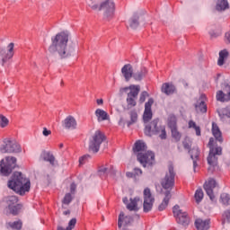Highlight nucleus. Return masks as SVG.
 <instances>
[{
  "label": "nucleus",
  "instance_id": "f257e3e1",
  "mask_svg": "<svg viewBox=\"0 0 230 230\" xmlns=\"http://www.w3.org/2000/svg\"><path fill=\"white\" fill-rule=\"evenodd\" d=\"M51 45L49 48L50 53H58L60 58H69L75 49L67 45L69 42V34L61 31L51 38Z\"/></svg>",
  "mask_w": 230,
  "mask_h": 230
},
{
  "label": "nucleus",
  "instance_id": "f03ea898",
  "mask_svg": "<svg viewBox=\"0 0 230 230\" xmlns=\"http://www.w3.org/2000/svg\"><path fill=\"white\" fill-rule=\"evenodd\" d=\"M133 151L135 154H137V159L144 168L152 166L155 163V155L151 151L146 152V144L145 142L137 140L134 145Z\"/></svg>",
  "mask_w": 230,
  "mask_h": 230
},
{
  "label": "nucleus",
  "instance_id": "7ed1b4c3",
  "mask_svg": "<svg viewBox=\"0 0 230 230\" xmlns=\"http://www.w3.org/2000/svg\"><path fill=\"white\" fill-rule=\"evenodd\" d=\"M7 186L10 190L19 193V195H24V193L30 191L31 183L28 178L22 175V172H15L8 181Z\"/></svg>",
  "mask_w": 230,
  "mask_h": 230
},
{
  "label": "nucleus",
  "instance_id": "20e7f679",
  "mask_svg": "<svg viewBox=\"0 0 230 230\" xmlns=\"http://www.w3.org/2000/svg\"><path fill=\"white\" fill-rule=\"evenodd\" d=\"M208 146L209 148L208 156L207 158L208 164V172L213 173L215 172V167L218 166V155H222V147L217 146V141L215 138L210 137Z\"/></svg>",
  "mask_w": 230,
  "mask_h": 230
},
{
  "label": "nucleus",
  "instance_id": "39448f33",
  "mask_svg": "<svg viewBox=\"0 0 230 230\" xmlns=\"http://www.w3.org/2000/svg\"><path fill=\"white\" fill-rule=\"evenodd\" d=\"M159 119H155L147 124L145 128L146 136L152 137L154 135L159 136L162 139H166V128L164 126H158Z\"/></svg>",
  "mask_w": 230,
  "mask_h": 230
},
{
  "label": "nucleus",
  "instance_id": "423d86ee",
  "mask_svg": "<svg viewBox=\"0 0 230 230\" xmlns=\"http://www.w3.org/2000/svg\"><path fill=\"white\" fill-rule=\"evenodd\" d=\"M100 12H102V19L107 22L114 19L116 13V4L114 0H105L100 4Z\"/></svg>",
  "mask_w": 230,
  "mask_h": 230
},
{
  "label": "nucleus",
  "instance_id": "0eeeda50",
  "mask_svg": "<svg viewBox=\"0 0 230 230\" xmlns=\"http://www.w3.org/2000/svg\"><path fill=\"white\" fill-rule=\"evenodd\" d=\"M2 154H20L22 152L21 145L12 138H4L0 146Z\"/></svg>",
  "mask_w": 230,
  "mask_h": 230
},
{
  "label": "nucleus",
  "instance_id": "6e6552de",
  "mask_svg": "<svg viewBox=\"0 0 230 230\" xmlns=\"http://www.w3.org/2000/svg\"><path fill=\"white\" fill-rule=\"evenodd\" d=\"M17 167V158L13 156H7L5 160L0 162V173L8 177L13 170Z\"/></svg>",
  "mask_w": 230,
  "mask_h": 230
},
{
  "label": "nucleus",
  "instance_id": "1a4fd4ad",
  "mask_svg": "<svg viewBox=\"0 0 230 230\" xmlns=\"http://www.w3.org/2000/svg\"><path fill=\"white\" fill-rule=\"evenodd\" d=\"M161 186L164 190H168V191L173 190L175 186V171H173V165L170 164L168 166V172L161 181Z\"/></svg>",
  "mask_w": 230,
  "mask_h": 230
},
{
  "label": "nucleus",
  "instance_id": "9d476101",
  "mask_svg": "<svg viewBox=\"0 0 230 230\" xmlns=\"http://www.w3.org/2000/svg\"><path fill=\"white\" fill-rule=\"evenodd\" d=\"M105 141V135L103 132L97 130L93 135L89 143V150L90 152H93V154H98L100 152V146H102V143Z\"/></svg>",
  "mask_w": 230,
  "mask_h": 230
},
{
  "label": "nucleus",
  "instance_id": "9b49d317",
  "mask_svg": "<svg viewBox=\"0 0 230 230\" xmlns=\"http://www.w3.org/2000/svg\"><path fill=\"white\" fill-rule=\"evenodd\" d=\"M172 214L176 219L177 224L183 226V227L190 226V216H188V212L181 209L179 205H175L172 208Z\"/></svg>",
  "mask_w": 230,
  "mask_h": 230
},
{
  "label": "nucleus",
  "instance_id": "f8f14e48",
  "mask_svg": "<svg viewBox=\"0 0 230 230\" xmlns=\"http://www.w3.org/2000/svg\"><path fill=\"white\" fill-rule=\"evenodd\" d=\"M154 197H152V191L149 188H146L144 190V211L145 213H148V211L152 210L154 206Z\"/></svg>",
  "mask_w": 230,
  "mask_h": 230
},
{
  "label": "nucleus",
  "instance_id": "ddd939ff",
  "mask_svg": "<svg viewBox=\"0 0 230 230\" xmlns=\"http://www.w3.org/2000/svg\"><path fill=\"white\" fill-rule=\"evenodd\" d=\"M13 48H14V44L10 43L7 46V50L0 49V64H2V66H4L7 60L13 58V53H14Z\"/></svg>",
  "mask_w": 230,
  "mask_h": 230
},
{
  "label": "nucleus",
  "instance_id": "4468645a",
  "mask_svg": "<svg viewBox=\"0 0 230 230\" xmlns=\"http://www.w3.org/2000/svg\"><path fill=\"white\" fill-rule=\"evenodd\" d=\"M215 188H217V181L213 178L208 179L204 184V190L212 201L215 200V194L213 193Z\"/></svg>",
  "mask_w": 230,
  "mask_h": 230
},
{
  "label": "nucleus",
  "instance_id": "2eb2a0df",
  "mask_svg": "<svg viewBox=\"0 0 230 230\" xmlns=\"http://www.w3.org/2000/svg\"><path fill=\"white\" fill-rule=\"evenodd\" d=\"M122 201L126 204L127 209H128V211H139L138 204L141 202V199H139V197L130 199L129 203L128 198H123Z\"/></svg>",
  "mask_w": 230,
  "mask_h": 230
},
{
  "label": "nucleus",
  "instance_id": "dca6fc26",
  "mask_svg": "<svg viewBox=\"0 0 230 230\" xmlns=\"http://www.w3.org/2000/svg\"><path fill=\"white\" fill-rule=\"evenodd\" d=\"M152 105H154V99H148L145 104V111L143 115L144 123H148L152 119Z\"/></svg>",
  "mask_w": 230,
  "mask_h": 230
},
{
  "label": "nucleus",
  "instance_id": "f3484780",
  "mask_svg": "<svg viewBox=\"0 0 230 230\" xmlns=\"http://www.w3.org/2000/svg\"><path fill=\"white\" fill-rule=\"evenodd\" d=\"M121 73L126 82H130V78L134 76V67L131 64H126L121 68Z\"/></svg>",
  "mask_w": 230,
  "mask_h": 230
},
{
  "label": "nucleus",
  "instance_id": "a211bd4d",
  "mask_svg": "<svg viewBox=\"0 0 230 230\" xmlns=\"http://www.w3.org/2000/svg\"><path fill=\"white\" fill-rule=\"evenodd\" d=\"M63 127L68 130H75L78 127V122L75 117L69 115L63 121Z\"/></svg>",
  "mask_w": 230,
  "mask_h": 230
},
{
  "label": "nucleus",
  "instance_id": "6ab92c4d",
  "mask_svg": "<svg viewBox=\"0 0 230 230\" xmlns=\"http://www.w3.org/2000/svg\"><path fill=\"white\" fill-rule=\"evenodd\" d=\"M129 93H128V96H131L133 98H137L138 94H139V91H141V86H139L138 84H130L128 87H124L120 89V93H122L123 91H128Z\"/></svg>",
  "mask_w": 230,
  "mask_h": 230
},
{
  "label": "nucleus",
  "instance_id": "aec40b11",
  "mask_svg": "<svg viewBox=\"0 0 230 230\" xmlns=\"http://www.w3.org/2000/svg\"><path fill=\"white\" fill-rule=\"evenodd\" d=\"M133 219L132 217L130 216H126L123 212H120L119 216V222H118V226L119 228L122 227L123 224L124 226H128V224H132Z\"/></svg>",
  "mask_w": 230,
  "mask_h": 230
},
{
  "label": "nucleus",
  "instance_id": "412c9836",
  "mask_svg": "<svg viewBox=\"0 0 230 230\" xmlns=\"http://www.w3.org/2000/svg\"><path fill=\"white\" fill-rule=\"evenodd\" d=\"M164 198L163 202L158 207L159 211H164L165 208H168V204L170 202V199H172V192L170 190H166L164 193Z\"/></svg>",
  "mask_w": 230,
  "mask_h": 230
},
{
  "label": "nucleus",
  "instance_id": "4be33fe9",
  "mask_svg": "<svg viewBox=\"0 0 230 230\" xmlns=\"http://www.w3.org/2000/svg\"><path fill=\"white\" fill-rule=\"evenodd\" d=\"M212 134L217 141L223 143L224 138H222V131H220L218 125H217L215 122L212 123Z\"/></svg>",
  "mask_w": 230,
  "mask_h": 230
},
{
  "label": "nucleus",
  "instance_id": "5701e85b",
  "mask_svg": "<svg viewBox=\"0 0 230 230\" xmlns=\"http://www.w3.org/2000/svg\"><path fill=\"white\" fill-rule=\"evenodd\" d=\"M161 91L164 94H167V96H170V94H173V93H175V85L170 83H164L162 85Z\"/></svg>",
  "mask_w": 230,
  "mask_h": 230
},
{
  "label": "nucleus",
  "instance_id": "b1692460",
  "mask_svg": "<svg viewBox=\"0 0 230 230\" xmlns=\"http://www.w3.org/2000/svg\"><path fill=\"white\" fill-rule=\"evenodd\" d=\"M95 116L97 118V121L99 122L107 121V119H110L109 113L102 109H97L95 111Z\"/></svg>",
  "mask_w": 230,
  "mask_h": 230
},
{
  "label": "nucleus",
  "instance_id": "393cba45",
  "mask_svg": "<svg viewBox=\"0 0 230 230\" xmlns=\"http://www.w3.org/2000/svg\"><path fill=\"white\" fill-rule=\"evenodd\" d=\"M190 157L193 160V166H194V172L197 168V162L199 161V158L200 157V150L198 147H194L190 151Z\"/></svg>",
  "mask_w": 230,
  "mask_h": 230
},
{
  "label": "nucleus",
  "instance_id": "a878e982",
  "mask_svg": "<svg viewBox=\"0 0 230 230\" xmlns=\"http://www.w3.org/2000/svg\"><path fill=\"white\" fill-rule=\"evenodd\" d=\"M195 226L198 230H208L209 229V219L202 220L199 218L195 221Z\"/></svg>",
  "mask_w": 230,
  "mask_h": 230
},
{
  "label": "nucleus",
  "instance_id": "bb28decb",
  "mask_svg": "<svg viewBox=\"0 0 230 230\" xmlns=\"http://www.w3.org/2000/svg\"><path fill=\"white\" fill-rule=\"evenodd\" d=\"M218 115L219 118H221L222 121H227V119H229L230 123V106L219 110Z\"/></svg>",
  "mask_w": 230,
  "mask_h": 230
},
{
  "label": "nucleus",
  "instance_id": "cd10ccee",
  "mask_svg": "<svg viewBox=\"0 0 230 230\" xmlns=\"http://www.w3.org/2000/svg\"><path fill=\"white\" fill-rule=\"evenodd\" d=\"M41 158L43 159V161H46L47 163H49V164H51V166H55V155H53V154L49 153V152H43L41 154Z\"/></svg>",
  "mask_w": 230,
  "mask_h": 230
},
{
  "label": "nucleus",
  "instance_id": "c85d7f7f",
  "mask_svg": "<svg viewBox=\"0 0 230 230\" xmlns=\"http://www.w3.org/2000/svg\"><path fill=\"white\" fill-rule=\"evenodd\" d=\"M216 10H217V12H225V10H229V2H227V0H217Z\"/></svg>",
  "mask_w": 230,
  "mask_h": 230
},
{
  "label": "nucleus",
  "instance_id": "c756f323",
  "mask_svg": "<svg viewBox=\"0 0 230 230\" xmlns=\"http://www.w3.org/2000/svg\"><path fill=\"white\" fill-rule=\"evenodd\" d=\"M6 227L8 229L22 230V221L18 220V221H14V222H8V223H6Z\"/></svg>",
  "mask_w": 230,
  "mask_h": 230
},
{
  "label": "nucleus",
  "instance_id": "7c9ffc66",
  "mask_svg": "<svg viewBox=\"0 0 230 230\" xmlns=\"http://www.w3.org/2000/svg\"><path fill=\"white\" fill-rule=\"evenodd\" d=\"M146 73H147L146 69L145 67H143L137 73L133 74V78L137 82H141V80H143L144 76H146Z\"/></svg>",
  "mask_w": 230,
  "mask_h": 230
},
{
  "label": "nucleus",
  "instance_id": "2f4dec72",
  "mask_svg": "<svg viewBox=\"0 0 230 230\" xmlns=\"http://www.w3.org/2000/svg\"><path fill=\"white\" fill-rule=\"evenodd\" d=\"M167 125L169 128H177V117L173 114L168 116Z\"/></svg>",
  "mask_w": 230,
  "mask_h": 230
},
{
  "label": "nucleus",
  "instance_id": "473e14b6",
  "mask_svg": "<svg viewBox=\"0 0 230 230\" xmlns=\"http://www.w3.org/2000/svg\"><path fill=\"white\" fill-rule=\"evenodd\" d=\"M229 57V52L226 49L219 52V58L217 60V66H224L226 58Z\"/></svg>",
  "mask_w": 230,
  "mask_h": 230
},
{
  "label": "nucleus",
  "instance_id": "72a5a7b5",
  "mask_svg": "<svg viewBox=\"0 0 230 230\" xmlns=\"http://www.w3.org/2000/svg\"><path fill=\"white\" fill-rule=\"evenodd\" d=\"M129 26L133 29L136 30L137 26H139V15L134 14L130 19H129Z\"/></svg>",
  "mask_w": 230,
  "mask_h": 230
},
{
  "label": "nucleus",
  "instance_id": "f704fd0d",
  "mask_svg": "<svg viewBox=\"0 0 230 230\" xmlns=\"http://www.w3.org/2000/svg\"><path fill=\"white\" fill-rule=\"evenodd\" d=\"M195 107L198 112H201V113L208 112V106L206 105V102H204V101H199L195 105Z\"/></svg>",
  "mask_w": 230,
  "mask_h": 230
},
{
  "label": "nucleus",
  "instance_id": "c9c22d12",
  "mask_svg": "<svg viewBox=\"0 0 230 230\" xmlns=\"http://www.w3.org/2000/svg\"><path fill=\"white\" fill-rule=\"evenodd\" d=\"M188 128H193L196 132V136H198V137H200L202 135L200 126H198L197 123L194 122L193 120L189 121Z\"/></svg>",
  "mask_w": 230,
  "mask_h": 230
},
{
  "label": "nucleus",
  "instance_id": "e433bc0d",
  "mask_svg": "<svg viewBox=\"0 0 230 230\" xmlns=\"http://www.w3.org/2000/svg\"><path fill=\"white\" fill-rule=\"evenodd\" d=\"M17 202H19V199H17V197H15V196H9L7 198L8 209H12V208L13 206H20L19 204H17Z\"/></svg>",
  "mask_w": 230,
  "mask_h": 230
},
{
  "label": "nucleus",
  "instance_id": "4c0bfd02",
  "mask_svg": "<svg viewBox=\"0 0 230 230\" xmlns=\"http://www.w3.org/2000/svg\"><path fill=\"white\" fill-rule=\"evenodd\" d=\"M194 198L197 204H200V202H202V199H204V191H202V189H198L196 190Z\"/></svg>",
  "mask_w": 230,
  "mask_h": 230
},
{
  "label": "nucleus",
  "instance_id": "58836bf2",
  "mask_svg": "<svg viewBox=\"0 0 230 230\" xmlns=\"http://www.w3.org/2000/svg\"><path fill=\"white\" fill-rule=\"evenodd\" d=\"M220 200L222 202V204H224L225 206H229L230 205V195L228 193H222L220 196Z\"/></svg>",
  "mask_w": 230,
  "mask_h": 230
},
{
  "label": "nucleus",
  "instance_id": "ea45409f",
  "mask_svg": "<svg viewBox=\"0 0 230 230\" xmlns=\"http://www.w3.org/2000/svg\"><path fill=\"white\" fill-rule=\"evenodd\" d=\"M75 226H76V218H72L69 221L68 226L66 227V229L62 226H58V230H73V229H75Z\"/></svg>",
  "mask_w": 230,
  "mask_h": 230
},
{
  "label": "nucleus",
  "instance_id": "a19ab883",
  "mask_svg": "<svg viewBox=\"0 0 230 230\" xmlns=\"http://www.w3.org/2000/svg\"><path fill=\"white\" fill-rule=\"evenodd\" d=\"M136 100H137V97H132L130 95H128L127 97V103H128V107H136V105H137V102H136Z\"/></svg>",
  "mask_w": 230,
  "mask_h": 230
},
{
  "label": "nucleus",
  "instance_id": "79ce46f5",
  "mask_svg": "<svg viewBox=\"0 0 230 230\" xmlns=\"http://www.w3.org/2000/svg\"><path fill=\"white\" fill-rule=\"evenodd\" d=\"M129 116L130 121L128 122V127H130V125H133V123H136V121H137V112H136V111H130Z\"/></svg>",
  "mask_w": 230,
  "mask_h": 230
},
{
  "label": "nucleus",
  "instance_id": "37998d69",
  "mask_svg": "<svg viewBox=\"0 0 230 230\" xmlns=\"http://www.w3.org/2000/svg\"><path fill=\"white\" fill-rule=\"evenodd\" d=\"M171 132H172V136L173 139H175V141H181V132H179V130L177 129V128H172L171 129Z\"/></svg>",
  "mask_w": 230,
  "mask_h": 230
},
{
  "label": "nucleus",
  "instance_id": "c03bdc74",
  "mask_svg": "<svg viewBox=\"0 0 230 230\" xmlns=\"http://www.w3.org/2000/svg\"><path fill=\"white\" fill-rule=\"evenodd\" d=\"M22 205H14L13 207H12V208H8L9 213H11V215H17L18 213H21V209H22Z\"/></svg>",
  "mask_w": 230,
  "mask_h": 230
},
{
  "label": "nucleus",
  "instance_id": "a18cd8bd",
  "mask_svg": "<svg viewBox=\"0 0 230 230\" xmlns=\"http://www.w3.org/2000/svg\"><path fill=\"white\" fill-rule=\"evenodd\" d=\"M222 224H230V210H226L222 215Z\"/></svg>",
  "mask_w": 230,
  "mask_h": 230
},
{
  "label": "nucleus",
  "instance_id": "49530a36",
  "mask_svg": "<svg viewBox=\"0 0 230 230\" xmlns=\"http://www.w3.org/2000/svg\"><path fill=\"white\" fill-rule=\"evenodd\" d=\"M216 98L217 102H227L226 98V93H224L223 91H218L217 93Z\"/></svg>",
  "mask_w": 230,
  "mask_h": 230
},
{
  "label": "nucleus",
  "instance_id": "de8ad7c7",
  "mask_svg": "<svg viewBox=\"0 0 230 230\" xmlns=\"http://www.w3.org/2000/svg\"><path fill=\"white\" fill-rule=\"evenodd\" d=\"M72 201L73 196L71 195V193H66L62 200L63 204H66V206H69Z\"/></svg>",
  "mask_w": 230,
  "mask_h": 230
},
{
  "label": "nucleus",
  "instance_id": "09e8293b",
  "mask_svg": "<svg viewBox=\"0 0 230 230\" xmlns=\"http://www.w3.org/2000/svg\"><path fill=\"white\" fill-rule=\"evenodd\" d=\"M224 91L226 93V102H230V83L225 85Z\"/></svg>",
  "mask_w": 230,
  "mask_h": 230
},
{
  "label": "nucleus",
  "instance_id": "8fccbe9b",
  "mask_svg": "<svg viewBox=\"0 0 230 230\" xmlns=\"http://www.w3.org/2000/svg\"><path fill=\"white\" fill-rule=\"evenodd\" d=\"M149 94L148 92L144 91L140 93V97H139V102L140 103H145V101L146 100V98H148Z\"/></svg>",
  "mask_w": 230,
  "mask_h": 230
},
{
  "label": "nucleus",
  "instance_id": "3c124183",
  "mask_svg": "<svg viewBox=\"0 0 230 230\" xmlns=\"http://www.w3.org/2000/svg\"><path fill=\"white\" fill-rule=\"evenodd\" d=\"M89 159H91V155H84L79 158V164H85Z\"/></svg>",
  "mask_w": 230,
  "mask_h": 230
},
{
  "label": "nucleus",
  "instance_id": "603ef678",
  "mask_svg": "<svg viewBox=\"0 0 230 230\" xmlns=\"http://www.w3.org/2000/svg\"><path fill=\"white\" fill-rule=\"evenodd\" d=\"M8 125V119L3 115L0 116V126L4 128Z\"/></svg>",
  "mask_w": 230,
  "mask_h": 230
},
{
  "label": "nucleus",
  "instance_id": "864d4df0",
  "mask_svg": "<svg viewBox=\"0 0 230 230\" xmlns=\"http://www.w3.org/2000/svg\"><path fill=\"white\" fill-rule=\"evenodd\" d=\"M107 172H109V169L107 167H101L99 169V173L101 176L107 175Z\"/></svg>",
  "mask_w": 230,
  "mask_h": 230
},
{
  "label": "nucleus",
  "instance_id": "5fc2aeb1",
  "mask_svg": "<svg viewBox=\"0 0 230 230\" xmlns=\"http://www.w3.org/2000/svg\"><path fill=\"white\" fill-rule=\"evenodd\" d=\"M42 134H43V136L48 137V136H51V130H49L48 128H43Z\"/></svg>",
  "mask_w": 230,
  "mask_h": 230
},
{
  "label": "nucleus",
  "instance_id": "6e6d98bb",
  "mask_svg": "<svg viewBox=\"0 0 230 230\" xmlns=\"http://www.w3.org/2000/svg\"><path fill=\"white\" fill-rule=\"evenodd\" d=\"M183 148H185V150H190L191 145L190 143H188L187 141H184L183 142Z\"/></svg>",
  "mask_w": 230,
  "mask_h": 230
},
{
  "label": "nucleus",
  "instance_id": "4d7b16f0",
  "mask_svg": "<svg viewBox=\"0 0 230 230\" xmlns=\"http://www.w3.org/2000/svg\"><path fill=\"white\" fill-rule=\"evenodd\" d=\"M70 191H71L72 194H74L76 191V184L71 183Z\"/></svg>",
  "mask_w": 230,
  "mask_h": 230
},
{
  "label": "nucleus",
  "instance_id": "13d9d810",
  "mask_svg": "<svg viewBox=\"0 0 230 230\" xmlns=\"http://www.w3.org/2000/svg\"><path fill=\"white\" fill-rule=\"evenodd\" d=\"M135 175H142L143 174V171H141V169L139 168H135Z\"/></svg>",
  "mask_w": 230,
  "mask_h": 230
},
{
  "label": "nucleus",
  "instance_id": "bf43d9fd",
  "mask_svg": "<svg viewBox=\"0 0 230 230\" xmlns=\"http://www.w3.org/2000/svg\"><path fill=\"white\" fill-rule=\"evenodd\" d=\"M96 103L97 105H103V99H97Z\"/></svg>",
  "mask_w": 230,
  "mask_h": 230
},
{
  "label": "nucleus",
  "instance_id": "052dcab7",
  "mask_svg": "<svg viewBox=\"0 0 230 230\" xmlns=\"http://www.w3.org/2000/svg\"><path fill=\"white\" fill-rule=\"evenodd\" d=\"M126 175L127 177H129V178L136 177V174L134 172H127Z\"/></svg>",
  "mask_w": 230,
  "mask_h": 230
},
{
  "label": "nucleus",
  "instance_id": "680f3d73",
  "mask_svg": "<svg viewBox=\"0 0 230 230\" xmlns=\"http://www.w3.org/2000/svg\"><path fill=\"white\" fill-rule=\"evenodd\" d=\"M92 10H99V12H100V5H98V4L93 5Z\"/></svg>",
  "mask_w": 230,
  "mask_h": 230
},
{
  "label": "nucleus",
  "instance_id": "e2e57ef3",
  "mask_svg": "<svg viewBox=\"0 0 230 230\" xmlns=\"http://www.w3.org/2000/svg\"><path fill=\"white\" fill-rule=\"evenodd\" d=\"M63 214H64V215H70V214H71V211L66 210V211L63 212Z\"/></svg>",
  "mask_w": 230,
  "mask_h": 230
},
{
  "label": "nucleus",
  "instance_id": "0e129e2a",
  "mask_svg": "<svg viewBox=\"0 0 230 230\" xmlns=\"http://www.w3.org/2000/svg\"><path fill=\"white\" fill-rule=\"evenodd\" d=\"M59 148H64V144H60Z\"/></svg>",
  "mask_w": 230,
  "mask_h": 230
}]
</instances>
